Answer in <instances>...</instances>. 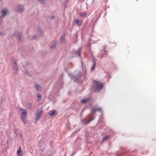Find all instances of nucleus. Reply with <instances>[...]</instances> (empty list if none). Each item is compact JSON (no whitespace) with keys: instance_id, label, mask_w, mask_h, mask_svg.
Here are the masks:
<instances>
[{"instance_id":"13","label":"nucleus","mask_w":156,"mask_h":156,"mask_svg":"<svg viewBox=\"0 0 156 156\" xmlns=\"http://www.w3.org/2000/svg\"><path fill=\"white\" fill-rule=\"evenodd\" d=\"M49 114L51 116H53L57 114L56 112L55 111H50L49 112Z\"/></svg>"},{"instance_id":"4","label":"nucleus","mask_w":156,"mask_h":156,"mask_svg":"<svg viewBox=\"0 0 156 156\" xmlns=\"http://www.w3.org/2000/svg\"><path fill=\"white\" fill-rule=\"evenodd\" d=\"M24 9V7L23 5H19L16 8V10L19 13L22 12Z\"/></svg>"},{"instance_id":"9","label":"nucleus","mask_w":156,"mask_h":156,"mask_svg":"<svg viewBox=\"0 0 156 156\" xmlns=\"http://www.w3.org/2000/svg\"><path fill=\"white\" fill-rule=\"evenodd\" d=\"M75 23L79 26H80L82 23V21L81 20H79L78 19H75L74 20Z\"/></svg>"},{"instance_id":"8","label":"nucleus","mask_w":156,"mask_h":156,"mask_svg":"<svg viewBox=\"0 0 156 156\" xmlns=\"http://www.w3.org/2000/svg\"><path fill=\"white\" fill-rule=\"evenodd\" d=\"M19 147V149L17 150V156H23V152L21 149V147L20 146Z\"/></svg>"},{"instance_id":"21","label":"nucleus","mask_w":156,"mask_h":156,"mask_svg":"<svg viewBox=\"0 0 156 156\" xmlns=\"http://www.w3.org/2000/svg\"><path fill=\"white\" fill-rule=\"evenodd\" d=\"M87 15L86 13H81L80 14V15L83 17H84L86 16Z\"/></svg>"},{"instance_id":"5","label":"nucleus","mask_w":156,"mask_h":156,"mask_svg":"<svg viewBox=\"0 0 156 156\" xmlns=\"http://www.w3.org/2000/svg\"><path fill=\"white\" fill-rule=\"evenodd\" d=\"M14 35L16 37L17 39H18L19 41H20L21 40L22 35L18 31H16L14 32Z\"/></svg>"},{"instance_id":"1","label":"nucleus","mask_w":156,"mask_h":156,"mask_svg":"<svg viewBox=\"0 0 156 156\" xmlns=\"http://www.w3.org/2000/svg\"><path fill=\"white\" fill-rule=\"evenodd\" d=\"M93 83L95 86H96V89L98 90L101 89L104 86V84L103 83H100L99 82L96 80H94Z\"/></svg>"},{"instance_id":"20","label":"nucleus","mask_w":156,"mask_h":156,"mask_svg":"<svg viewBox=\"0 0 156 156\" xmlns=\"http://www.w3.org/2000/svg\"><path fill=\"white\" fill-rule=\"evenodd\" d=\"M109 136H105L103 139V141H105L107 139H108L109 138Z\"/></svg>"},{"instance_id":"18","label":"nucleus","mask_w":156,"mask_h":156,"mask_svg":"<svg viewBox=\"0 0 156 156\" xmlns=\"http://www.w3.org/2000/svg\"><path fill=\"white\" fill-rule=\"evenodd\" d=\"M96 65V63L95 62H94L93 65L91 68V70L92 71H93L94 69L95 66Z\"/></svg>"},{"instance_id":"11","label":"nucleus","mask_w":156,"mask_h":156,"mask_svg":"<svg viewBox=\"0 0 156 156\" xmlns=\"http://www.w3.org/2000/svg\"><path fill=\"white\" fill-rule=\"evenodd\" d=\"M95 118L94 117H90L89 120H84L83 121V123L84 124H87L90 122L92 120H94Z\"/></svg>"},{"instance_id":"19","label":"nucleus","mask_w":156,"mask_h":156,"mask_svg":"<svg viewBox=\"0 0 156 156\" xmlns=\"http://www.w3.org/2000/svg\"><path fill=\"white\" fill-rule=\"evenodd\" d=\"M96 111H99L100 112L102 111V109L100 107H98L97 108H96Z\"/></svg>"},{"instance_id":"12","label":"nucleus","mask_w":156,"mask_h":156,"mask_svg":"<svg viewBox=\"0 0 156 156\" xmlns=\"http://www.w3.org/2000/svg\"><path fill=\"white\" fill-rule=\"evenodd\" d=\"M82 76V73L80 72H79L76 75V77L77 78V79H75V81L76 82L78 80V78Z\"/></svg>"},{"instance_id":"24","label":"nucleus","mask_w":156,"mask_h":156,"mask_svg":"<svg viewBox=\"0 0 156 156\" xmlns=\"http://www.w3.org/2000/svg\"><path fill=\"white\" fill-rule=\"evenodd\" d=\"M28 105L29 108H31V107L32 106L31 104L30 103H28Z\"/></svg>"},{"instance_id":"17","label":"nucleus","mask_w":156,"mask_h":156,"mask_svg":"<svg viewBox=\"0 0 156 156\" xmlns=\"http://www.w3.org/2000/svg\"><path fill=\"white\" fill-rule=\"evenodd\" d=\"M88 101V100L86 99H82L81 100V103H85Z\"/></svg>"},{"instance_id":"2","label":"nucleus","mask_w":156,"mask_h":156,"mask_svg":"<svg viewBox=\"0 0 156 156\" xmlns=\"http://www.w3.org/2000/svg\"><path fill=\"white\" fill-rule=\"evenodd\" d=\"M43 113V111L41 109H38L35 114V119L36 121H37L41 116Z\"/></svg>"},{"instance_id":"22","label":"nucleus","mask_w":156,"mask_h":156,"mask_svg":"<svg viewBox=\"0 0 156 156\" xmlns=\"http://www.w3.org/2000/svg\"><path fill=\"white\" fill-rule=\"evenodd\" d=\"M38 1L42 4H44V0H38Z\"/></svg>"},{"instance_id":"14","label":"nucleus","mask_w":156,"mask_h":156,"mask_svg":"<svg viewBox=\"0 0 156 156\" xmlns=\"http://www.w3.org/2000/svg\"><path fill=\"white\" fill-rule=\"evenodd\" d=\"M45 146V144L42 142H41L39 144V147L42 149L44 148Z\"/></svg>"},{"instance_id":"7","label":"nucleus","mask_w":156,"mask_h":156,"mask_svg":"<svg viewBox=\"0 0 156 156\" xmlns=\"http://www.w3.org/2000/svg\"><path fill=\"white\" fill-rule=\"evenodd\" d=\"M12 64L13 66L14 69H15L16 71H17L18 69V66L16 62L15 59H12Z\"/></svg>"},{"instance_id":"6","label":"nucleus","mask_w":156,"mask_h":156,"mask_svg":"<svg viewBox=\"0 0 156 156\" xmlns=\"http://www.w3.org/2000/svg\"><path fill=\"white\" fill-rule=\"evenodd\" d=\"M8 12V10L6 8H4L1 11V14L3 17L5 16Z\"/></svg>"},{"instance_id":"15","label":"nucleus","mask_w":156,"mask_h":156,"mask_svg":"<svg viewBox=\"0 0 156 156\" xmlns=\"http://www.w3.org/2000/svg\"><path fill=\"white\" fill-rule=\"evenodd\" d=\"M68 73L69 76L72 79H74L75 78V76L71 73V72H69Z\"/></svg>"},{"instance_id":"27","label":"nucleus","mask_w":156,"mask_h":156,"mask_svg":"<svg viewBox=\"0 0 156 156\" xmlns=\"http://www.w3.org/2000/svg\"><path fill=\"white\" fill-rule=\"evenodd\" d=\"M54 44H54V45H51V47H52V48H54V46H54L55 45V43H54Z\"/></svg>"},{"instance_id":"26","label":"nucleus","mask_w":156,"mask_h":156,"mask_svg":"<svg viewBox=\"0 0 156 156\" xmlns=\"http://www.w3.org/2000/svg\"><path fill=\"white\" fill-rule=\"evenodd\" d=\"M3 17L2 16H0V20H2Z\"/></svg>"},{"instance_id":"16","label":"nucleus","mask_w":156,"mask_h":156,"mask_svg":"<svg viewBox=\"0 0 156 156\" xmlns=\"http://www.w3.org/2000/svg\"><path fill=\"white\" fill-rule=\"evenodd\" d=\"M35 87L37 90L40 91L41 90V87L38 84H37L35 86Z\"/></svg>"},{"instance_id":"25","label":"nucleus","mask_w":156,"mask_h":156,"mask_svg":"<svg viewBox=\"0 0 156 156\" xmlns=\"http://www.w3.org/2000/svg\"><path fill=\"white\" fill-rule=\"evenodd\" d=\"M37 37V36L36 35H34V36H33L32 37V39H35Z\"/></svg>"},{"instance_id":"10","label":"nucleus","mask_w":156,"mask_h":156,"mask_svg":"<svg viewBox=\"0 0 156 156\" xmlns=\"http://www.w3.org/2000/svg\"><path fill=\"white\" fill-rule=\"evenodd\" d=\"M96 108L94 107L91 110L92 113L90 114L89 115L90 117H94L93 115L94 114L96 113Z\"/></svg>"},{"instance_id":"23","label":"nucleus","mask_w":156,"mask_h":156,"mask_svg":"<svg viewBox=\"0 0 156 156\" xmlns=\"http://www.w3.org/2000/svg\"><path fill=\"white\" fill-rule=\"evenodd\" d=\"M37 96L39 99L41 98V95L40 94H37Z\"/></svg>"},{"instance_id":"3","label":"nucleus","mask_w":156,"mask_h":156,"mask_svg":"<svg viewBox=\"0 0 156 156\" xmlns=\"http://www.w3.org/2000/svg\"><path fill=\"white\" fill-rule=\"evenodd\" d=\"M20 110L22 112L21 117L22 120L23 121L27 116V112L26 110L23 108H20Z\"/></svg>"}]
</instances>
